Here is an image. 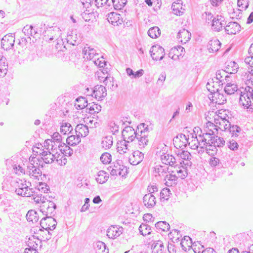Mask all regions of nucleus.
Segmentation results:
<instances>
[{"label":"nucleus","instance_id":"nucleus-1","mask_svg":"<svg viewBox=\"0 0 253 253\" xmlns=\"http://www.w3.org/2000/svg\"><path fill=\"white\" fill-rule=\"evenodd\" d=\"M41 26L44 27V30L43 32L44 35V39L48 42H50L53 40L57 41V46L56 48L58 49V45L62 44V40H59V38L62 34L61 30L59 27L55 26L49 27L46 26L45 24L42 25Z\"/></svg>","mask_w":253,"mask_h":253},{"label":"nucleus","instance_id":"nucleus-2","mask_svg":"<svg viewBox=\"0 0 253 253\" xmlns=\"http://www.w3.org/2000/svg\"><path fill=\"white\" fill-rule=\"evenodd\" d=\"M22 178L17 177V195L28 197L31 195V189L29 187V183L25 180L26 176H20Z\"/></svg>","mask_w":253,"mask_h":253},{"label":"nucleus","instance_id":"nucleus-3","mask_svg":"<svg viewBox=\"0 0 253 253\" xmlns=\"http://www.w3.org/2000/svg\"><path fill=\"white\" fill-rule=\"evenodd\" d=\"M213 82H208L206 86L207 88L212 94V100L215 101L216 104H223L226 101V98L223 93L219 92L218 88H215L214 85H212Z\"/></svg>","mask_w":253,"mask_h":253},{"label":"nucleus","instance_id":"nucleus-4","mask_svg":"<svg viewBox=\"0 0 253 253\" xmlns=\"http://www.w3.org/2000/svg\"><path fill=\"white\" fill-rule=\"evenodd\" d=\"M195 128L194 133H190L188 135V143L187 145L189 147L193 150H197L198 153H202L203 147L201 145V140H199V134L198 135L195 133L196 129Z\"/></svg>","mask_w":253,"mask_h":253},{"label":"nucleus","instance_id":"nucleus-5","mask_svg":"<svg viewBox=\"0 0 253 253\" xmlns=\"http://www.w3.org/2000/svg\"><path fill=\"white\" fill-rule=\"evenodd\" d=\"M151 56L154 60H162L165 55L164 49L159 45H155L150 50Z\"/></svg>","mask_w":253,"mask_h":253},{"label":"nucleus","instance_id":"nucleus-6","mask_svg":"<svg viewBox=\"0 0 253 253\" xmlns=\"http://www.w3.org/2000/svg\"><path fill=\"white\" fill-rule=\"evenodd\" d=\"M214 123L218 130L220 129L222 131H227V128L230 125V123L228 120L226 119L225 118H222L218 114L214 116Z\"/></svg>","mask_w":253,"mask_h":253},{"label":"nucleus","instance_id":"nucleus-7","mask_svg":"<svg viewBox=\"0 0 253 253\" xmlns=\"http://www.w3.org/2000/svg\"><path fill=\"white\" fill-rule=\"evenodd\" d=\"M29 156L25 155L18 161V165L17 166V175L26 176L25 169L28 166V161H27Z\"/></svg>","mask_w":253,"mask_h":253},{"label":"nucleus","instance_id":"nucleus-8","mask_svg":"<svg viewBox=\"0 0 253 253\" xmlns=\"http://www.w3.org/2000/svg\"><path fill=\"white\" fill-rule=\"evenodd\" d=\"M40 164L36 163V166L28 165L26 174L29 175L31 178L35 180H39L42 176V171L39 168Z\"/></svg>","mask_w":253,"mask_h":253},{"label":"nucleus","instance_id":"nucleus-9","mask_svg":"<svg viewBox=\"0 0 253 253\" xmlns=\"http://www.w3.org/2000/svg\"><path fill=\"white\" fill-rule=\"evenodd\" d=\"M152 169L153 175L160 179L164 178L168 171V167L166 165H156Z\"/></svg>","mask_w":253,"mask_h":253},{"label":"nucleus","instance_id":"nucleus-10","mask_svg":"<svg viewBox=\"0 0 253 253\" xmlns=\"http://www.w3.org/2000/svg\"><path fill=\"white\" fill-rule=\"evenodd\" d=\"M137 133L131 126H128L125 127L122 131V136L124 140L127 142H132L136 137Z\"/></svg>","mask_w":253,"mask_h":253},{"label":"nucleus","instance_id":"nucleus-11","mask_svg":"<svg viewBox=\"0 0 253 253\" xmlns=\"http://www.w3.org/2000/svg\"><path fill=\"white\" fill-rule=\"evenodd\" d=\"M148 131L146 128L143 130H140V133H137L136 139L138 141V145L139 148H144L147 145L149 142Z\"/></svg>","mask_w":253,"mask_h":253},{"label":"nucleus","instance_id":"nucleus-12","mask_svg":"<svg viewBox=\"0 0 253 253\" xmlns=\"http://www.w3.org/2000/svg\"><path fill=\"white\" fill-rule=\"evenodd\" d=\"M62 143H56L52 139H48L44 142V147L45 149L52 152L54 154H59V147H61Z\"/></svg>","mask_w":253,"mask_h":253},{"label":"nucleus","instance_id":"nucleus-13","mask_svg":"<svg viewBox=\"0 0 253 253\" xmlns=\"http://www.w3.org/2000/svg\"><path fill=\"white\" fill-rule=\"evenodd\" d=\"M15 40L14 34L4 36L1 40V47L6 50L10 49L11 47L14 46Z\"/></svg>","mask_w":253,"mask_h":253},{"label":"nucleus","instance_id":"nucleus-14","mask_svg":"<svg viewBox=\"0 0 253 253\" xmlns=\"http://www.w3.org/2000/svg\"><path fill=\"white\" fill-rule=\"evenodd\" d=\"M42 239H40L37 236L33 235L30 237L28 239V240L26 242V244L28 248H26V249L30 250V249H38V247L41 248L42 247Z\"/></svg>","mask_w":253,"mask_h":253},{"label":"nucleus","instance_id":"nucleus-15","mask_svg":"<svg viewBox=\"0 0 253 253\" xmlns=\"http://www.w3.org/2000/svg\"><path fill=\"white\" fill-rule=\"evenodd\" d=\"M93 95L98 100H102L107 95V90L102 85H96L93 90Z\"/></svg>","mask_w":253,"mask_h":253},{"label":"nucleus","instance_id":"nucleus-16","mask_svg":"<svg viewBox=\"0 0 253 253\" xmlns=\"http://www.w3.org/2000/svg\"><path fill=\"white\" fill-rule=\"evenodd\" d=\"M106 17L108 22L114 26H119L123 22V18L121 15L116 12H110L106 15Z\"/></svg>","mask_w":253,"mask_h":253},{"label":"nucleus","instance_id":"nucleus-17","mask_svg":"<svg viewBox=\"0 0 253 253\" xmlns=\"http://www.w3.org/2000/svg\"><path fill=\"white\" fill-rule=\"evenodd\" d=\"M123 227L112 225L107 230V235L110 239H115L123 233Z\"/></svg>","mask_w":253,"mask_h":253},{"label":"nucleus","instance_id":"nucleus-18","mask_svg":"<svg viewBox=\"0 0 253 253\" xmlns=\"http://www.w3.org/2000/svg\"><path fill=\"white\" fill-rule=\"evenodd\" d=\"M185 53L184 48L180 45L172 47L169 52V57L173 60L178 59L180 57H182Z\"/></svg>","mask_w":253,"mask_h":253},{"label":"nucleus","instance_id":"nucleus-19","mask_svg":"<svg viewBox=\"0 0 253 253\" xmlns=\"http://www.w3.org/2000/svg\"><path fill=\"white\" fill-rule=\"evenodd\" d=\"M144 158V154L137 150L133 152L129 157V162L130 164L135 166L140 163Z\"/></svg>","mask_w":253,"mask_h":253},{"label":"nucleus","instance_id":"nucleus-20","mask_svg":"<svg viewBox=\"0 0 253 253\" xmlns=\"http://www.w3.org/2000/svg\"><path fill=\"white\" fill-rule=\"evenodd\" d=\"M224 29L228 34L235 35L240 31L241 26L236 22H231L228 23Z\"/></svg>","mask_w":253,"mask_h":253},{"label":"nucleus","instance_id":"nucleus-21","mask_svg":"<svg viewBox=\"0 0 253 253\" xmlns=\"http://www.w3.org/2000/svg\"><path fill=\"white\" fill-rule=\"evenodd\" d=\"M128 143L124 140L118 141L117 143V152L121 155L128 154L129 153Z\"/></svg>","mask_w":253,"mask_h":253},{"label":"nucleus","instance_id":"nucleus-22","mask_svg":"<svg viewBox=\"0 0 253 253\" xmlns=\"http://www.w3.org/2000/svg\"><path fill=\"white\" fill-rule=\"evenodd\" d=\"M225 24L224 20L221 16L217 15L212 19L211 24L212 29L215 31H219L222 29V27Z\"/></svg>","mask_w":253,"mask_h":253},{"label":"nucleus","instance_id":"nucleus-23","mask_svg":"<svg viewBox=\"0 0 253 253\" xmlns=\"http://www.w3.org/2000/svg\"><path fill=\"white\" fill-rule=\"evenodd\" d=\"M174 144L175 147L182 148L185 147L188 143V137L185 134H180L173 139Z\"/></svg>","mask_w":253,"mask_h":253},{"label":"nucleus","instance_id":"nucleus-24","mask_svg":"<svg viewBox=\"0 0 253 253\" xmlns=\"http://www.w3.org/2000/svg\"><path fill=\"white\" fill-rule=\"evenodd\" d=\"M199 134V140H201V145L203 147L205 145L210 144L214 140V135H211L209 132H202Z\"/></svg>","mask_w":253,"mask_h":253},{"label":"nucleus","instance_id":"nucleus-25","mask_svg":"<svg viewBox=\"0 0 253 253\" xmlns=\"http://www.w3.org/2000/svg\"><path fill=\"white\" fill-rule=\"evenodd\" d=\"M60 157V154H54L49 151H45L44 154H42V159L43 161L46 164H51L56 159H58Z\"/></svg>","mask_w":253,"mask_h":253},{"label":"nucleus","instance_id":"nucleus-26","mask_svg":"<svg viewBox=\"0 0 253 253\" xmlns=\"http://www.w3.org/2000/svg\"><path fill=\"white\" fill-rule=\"evenodd\" d=\"M126 169L123 165H121L117 163V164L114 165L113 167H110L109 170L111 175H122V176L125 174L124 171V169Z\"/></svg>","mask_w":253,"mask_h":253},{"label":"nucleus","instance_id":"nucleus-27","mask_svg":"<svg viewBox=\"0 0 253 253\" xmlns=\"http://www.w3.org/2000/svg\"><path fill=\"white\" fill-rule=\"evenodd\" d=\"M143 201L144 205L147 208L153 207L156 203V198L151 193H148L143 197Z\"/></svg>","mask_w":253,"mask_h":253},{"label":"nucleus","instance_id":"nucleus-28","mask_svg":"<svg viewBox=\"0 0 253 253\" xmlns=\"http://www.w3.org/2000/svg\"><path fill=\"white\" fill-rule=\"evenodd\" d=\"M191 36V33L188 30L183 29L179 31L177 38L179 42L186 43L190 39Z\"/></svg>","mask_w":253,"mask_h":253},{"label":"nucleus","instance_id":"nucleus-29","mask_svg":"<svg viewBox=\"0 0 253 253\" xmlns=\"http://www.w3.org/2000/svg\"><path fill=\"white\" fill-rule=\"evenodd\" d=\"M180 244L182 250L185 252L189 251L193 245L191 239L188 236H184L180 240Z\"/></svg>","mask_w":253,"mask_h":253},{"label":"nucleus","instance_id":"nucleus-30","mask_svg":"<svg viewBox=\"0 0 253 253\" xmlns=\"http://www.w3.org/2000/svg\"><path fill=\"white\" fill-rule=\"evenodd\" d=\"M75 132L80 138L82 137H85L88 134L89 131L88 127L83 124L78 125L75 128Z\"/></svg>","mask_w":253,"mask_h":253},{"label":"nucleus","instance_id":"nucleus-31","mask_svg":"<svg viewBox=\"0 0 253 253\" xmlns=\"http://www.w3.org/2000/svg\"><path fill=\"white\" fill-rule=\"evenodd\" d=\"M177 179V177L176 176L175 171L172 170L170 173L166 174L164 180L165 181V184L169 187L175 184Z\"/></svg>","mask_w":253,"mask_h":253},{"label":"nucleus","instance_id":"nucleus-32","mask_svg":"<svg viewBox=\"0 0 253 253\" xmlns=\"http://www.w3.org/2000/svg\"><path fill=\"white\" fill-rule=\"evenodd\" d=\"M239 94H240L239 99V103L240 105L249 108L251 105V100L250 97H248V94L244 91H240Z\"/></svg>","mask_w":253,"mask_h":253},{"label":"nucleus","instance_id":"nucleus-33","mask_svg":"<svg viewBox=\"0 0 253 253\" xmlns=\"http://www.w3.org/2000/svg\"><path fill=\"white\" fill-rule=\"evenodd\" d=\"M161 159L164 165L173 166L176 163V159L171 155L164 154L161 156Z\"/></svg>","mask_w":253,"mask_h":253},{"label":"nucleus","instance_id":"nucleus-34","mask_svg":"<svg viewBox=\"0 0 253 253\" xmlns=\"http://www.w3.org/2000/svg\"><path fill=\"white\" fill-rule=\"evenodd\" d=\"M86 58L89 60H94L99 55L96 53V50L90 47H85L84 50Z\"/></svg>","mask_w":253,"mask_h":253},{"label":"nucleus","instance_id":"nucleus-35","mask_svg":"<svg viewBox=\"0 0 253 253\" xmlns=\"http://www.w3.org/2000/svg\"><path fill=\"white\" fill-rule=\"evenodd\" d=\"M221 42L217 39H213L209 42L208 45V50L210 52H216L221 47Z\"/></svg>","mask_w":253,"mask_h":253},{"label":"nucleus","instance_id":"nucleus-36","mask_svg":"<svg viewBox=\"0 0 253 253\" xmlns=\"http://www.w3.org/2000/svg\"><path fill=\"white\" fill-rule=\"evenodd\" d=\"M94 248L96 253H109V250L107 248V246L103 242H96L94 245Z\"/></svg>","mask_w":253,"mask_h":253},{"label":"nucleus","instance_id":"nucleus-37","mask_svg":"<svg viewBox=\"0 0 253 253\" xmlns=\"http://www.w3.org/2000/svg\"><path fill=\"white\" fill-rule=\"evenodd\" d=\"M152 253H163L164 249V246L162 241H156L153 242L151 246Z\"/></svg>","mask_w":253,"mask_h":253},{"label":"nucleus","instance_id":"nucleus-38","mask_svg":"<svg viewBox=\"0 0 253 253\" xmlns=\"http://www.w3.org/2000/svg\"><path fill=\"white\" fill-rule=\"evenodd\" d=\"M113 144V139L111 135H108L103 137L102 139L101 145L102 148L105 149L110 148Z\"/></svg>","mask_w":253,"mask_h":253},{"label":"nucleus","instance_id":"nucleus-39","mask_svg":"<svg viewBox=\"0 0 253 253\" xmlns=\"http://www.w3.org/2000/svg\"><path fill=\"white\" fill-rule=\"evenodd\" d=\"M240 91L238 90L236 84L231 83H227L224 87V91L229 95L234 94L235 92L237 94H239Z\"/></svg>","mask_w":253,"mask_h":253},{"label":"nucleus","instance_id":"nucleus-40","mask_svg":"<svg viewBox=\"0 0 253 253\" xmlns=\"http://www.w3.org/2000/svg\"><path fill=\"white\" fill-rule=\"evenodd\" d=\"M108 173L104 170H100L97 173V175L96 177V180L98 183L100 184H103L105 183L108 180Z\"/></svg>","mask_w":253,"mask_h":253},{"label":"nucleus","instance_id":"nucleus-41","mask_svg":"<svg viewBox=\"0 0 253 253\" xmlns=\"http://www.w3.org/2000/svg\"><path fill=\"white\" fill-rule=\"evenodd\" d=\"M238 65L234 61H230L228 63L226 67V73L229 74H235L238 71Z\"/></svg>","mask_w":253,"mask_h":253},{"label":"nucleus","instance_id":"nucleus-42","mask_svg":"<svg viewBox=\"0 0 253 253\" xmlns=\"http://www.w3.org/2000/svg\"><path fill=\"white\" fill-rule=\"evenodd\" d=\"M146 223L142 222L139 227V232L143 236L149 235L152 232L151 227Z\"/></svg>","mask_w":253,"mask_h":253},{"label":"nucleus","instance_id":"nucleus-43","mask_svg":"<svg viewBox=\"0 0 253 253\" xmlns=\"http://www.w3.org/2000/svg\"><path fill=\"white\" fill-rule=\"evenodd\" d=\"M202 150L203 152L205 150L206 152L211 156L214 155L217 151L216 146L211 143L205 145Z\"/></svg>","mask_w":253,"mask_h":253},{"label":"nucleus","instance_id":"nucleus-44","mask_svg":"<svg viewBox=\"0 0 253 253\" xmlns=\"http://www.w3.org/2000/svg\"><path fill=\"white\" fill-rule=\"evenodd\" d=\"M77 103L75 104L76 108L77 109H82L87 108L88 103L85 97H81L76 99Z\"/></svg>","mask_w":253,"mask_h":253},{"label":"nucleus","instance_id":"nucleus-45","mask_svg":"<svg viewBox=\"0 0 253 253\" xmlns=\"http://www.w3.org/2000/svg\"><path fill=\"white\" fill-rule=\"evenodd\" d=\"M5 58L1 57L0 59V77H3L5 76L7 72L8 65L5 63Z\"/></svg>","mask_w":253,"mask_h":253},{"label":"nucleus","instance_id":"nucleus-46","mask_svg":"<svg viewBox=\"0 0 253 253\" xmlns=\"http://www.w3.org/2000/svg\"><path fill=\"white\" fill-rule=\"evenodd\" d=\"M59 151L65 156H71L73 154V150L64 143L59 147Z\"/></svg>","mask_w":253,"mask_h":253},{"label":"nucleus","instance_id":"nucleus-47","mask_svg":"<svg viewBox=\"0 0 253 253\" xmlns=\"http://www.w3.org/2000/svg\"><path fill=\"white\" fill-rule=\"evenodd\" d=\"M86 110H88V113L90 114H93L95 113H98L101 110V107L98 104H95L94 102L89 103L87 105Z\"/></svg>","mask_w":253,"mask_h":253},{"label":"nucleus","instance_id":"nucleus-48","mask_svg":"<svg viewBox=\"0 0 253 253\" xmlns=\"http://www.w3.org/2000/svg\"><path fill=\"white\" fill-rule=\"evenodd\" d=\"M66 142L70 146H75L81 142V138L77 135H71L67 137Z\"/></svg>","mask_w":253,"mask_h":253},{"label":"nucleus","instance_id":"nucleus-49","mask_svg":"<svg viewBox=\"0 0 253 253\" xmlns=\"http://www.w3.org/2000/svg\"><path fill=\"white\" fill-rule=\"evenodd\" d=\"M27 221H38L39 219V215L34 210L29 211L26 215Z\"/></svg>","mask_w":253,"mask_h":253},{"label":"nucleus","instance_id":"nucleus-50","mask_svg":"<svg viewBox=\"0 0 253 253\" xmlns=\"http://www.w3.org/2000/svg\"><path fill=\"white\" fill-rule=\"evenodd\" d=\"M56 207L49 208L45 210L46 216L43 217L42 218L40 221H42V220H45L47 219H50L52 221H56L55 218H53L52 216L54 215V213L55 212Z\"/></svg>","mask_w":253,"mask_h":253},{"label":"nucleus","instance_id":"nucleus-51","mask_svg":"<svg viewBox=\"0 0 253 253\" xmlns=\"http://www.w3.org/2000/svg\"><path fill=\"white\" fill-rule=\"evenodd\" d=\"M174 169H175L173 171H175L176 176L177 178H180L183 179L186 177L187 172L183 167H175Z\"/></svg>","mask_w":253,"mask_h":253},{"label":"nucleus","instance_id":"nucleus-52","mask_svg":"<svg viewBox=\"0 0 253 253\" xmlns=\"http://www.w3.org/2000/svg\"><path fill=\"white\" fill-rule=\"evenodd\" d=\"M241 130V129L239 126L237 125L231 126L230 124L227 131H228L232 134L231 138H233V137H237Z\"/></svg>","mask_w":253,"mask_h":253},{"label":"nucleus","instance_id":"nucleus-53","mask_svg":"<svg viewBox=\"0 0 253 253\" xmlns=\"http://www.w3.org/2000/svg\"><path fill=\"white\" fill-rule=\"evenodd\" d=\"M241 130V129L239 126L237 125L231 126L230 124L227 131H228L232 134L231 138H233V137H237Z\"/></svg>","mask_w":253,"mask_h":253},{"label":"nucleus","instance_id":"nucleus-54","mask_svg":"<svg viewBox=\"0 0 253 253\" xmlns=\"http://www.w3.org/2000/svg\"><path fill=\"white\" fill-rule=\"evenodd\" d=\"M160 30L158 27H153L149 29L148 35L151 38L155 39L160 36Z\"/></svg>","mask_w":253,"mask_h":253},{"label":"nucleus","instance_id":"nucleus-55","mask_svg":"<svg viewBox=\"0 0 253 253\" xmlns=\"http://www.w3.org/2000/svg\"><path fill=\"white\" fill-rule=\"evenodd\" d=\"M113 6L116 10H121L126 5V0H112Z\"/></svg>","mask_w":253,"mask_h":253},{"label":"nucleus","instance_id":"nucleus-56","mask_svg":"<svg viewBox=\"0 0 253 253\" xmlns=\"http://www.w3.org/2000/svg\"><path fill=\"white\" fill-rule=\"evenodd\" d=\"M227 146L231 150L235 151L238 150L239 145L237 140H234L233 138H230L226 143Z\"/></svg>","mask_w":253,"mask_h":253},{"label":"nucleus","instance_id":"nucleus-57","mask_svg":"<svg viewBox=\"0 0 253 253\" xmlns=\"http://www.w3.org/2000/svg\"><path fill=\"white\" fill-rule=\"evenodd\" d=\"M171 8L173 11V13L176 15L180 16L182 15L184 9H182L181 6L179 3H173L171 6Z\"/></svg>","mask_w":253,"mask_h":253},{"label":"nucleus","instance_id":"nucleus-58","mask_svg":"<svg viewBox=\"0 0 253 253\" xmlns=\"http://www.w3.org/2000/svg\"><path fill=\"white\" fill-rule=\"evenodd\" d=\"M73 128L70 124L68 123H62L60 126V132L63 134H66L71 132Z\"/></svg>","mask_w":253,"mask_h":253},{"label":"nucleus","instance_id":"nucleus-59","mask_svg":"<svg viewBox=\"0 0 253 253\" xmlns=\"http://www.w3.org/2000/svg\"><path fill=\"white\" fill-rule=\"evenodd\" d=\"M226 72L224 70H218L216 72L215 74V79L217 81L216 82H218L220 83H222L223 81V78H225V80H227L228 78L227 76H225Z\"/></svg>","mask_w":253,"mask_h":253},{"label":"nucleus","instance_id":"nucleus-60","mask_svg":"<svg viewBox=\"0 0 253 253\" xmlns=\"http://www.w3.org/2000/svg\"><path fill=\"white\" fill-rule=\"evenodd\" d=\"M2 204L5 206V207L3 208L4 211H14V202H11L8 200H3L1 203L0 206H2Z\"/></svg>","mask_w":253,"mask_h":253},{"label":"nucleus","instance_id":"nucleus-61","mask_svg":"<svg viewBox=\"0 0 253 253\" xmlns=\"http://www.w3.org/2000/svg\"><path fill=\"white\" fill-rule=\"evenodd\" d=\"M44 146L42 145L41 144H38L36 146H34L33 148V152L35 154L40 155L41 156H42V154H44L45 151V148H43Z\"/></svg>","mask_w":253,"mask_h":253},{"label":"nucleus","instance_id":"nucleus-62","mask_svg":"<svg viewBox=\"0 0 253 253\" xmlns=\"http://www.w3.org/2000/svg\"><path fill=\"white\" fill-rule=\"evenodd\" d=\"M100 159L103 164H108L112 161V156L110 153L105 152L101 155Z\"/></svg>","mask_w":253,"mask_h":253},{"label":"nucleus","instance_id":"nucleus-63","mask_svg":"<svg viewBox=\"0 0 253 253\" xmlns=\"http://www.w3.org/2000/svg\"><path fill=\"white\" fill-rule=\"evenodd\" d=\"M155 226L157 229L162 231H168L170 229V225L169 222H156Z\"/></svg>","mask_w":253,"mask_h":253},{"label":"nucleus","instance_id":"nucleus-64","mask_svg":"<svg viewBox=\"0 0 253 253\" xmlns=\"http://www.w3.org/2000/svg\"><path fill=\"white\" fill-rule=\"evenodd\" d=\"M170 193V190L168 188H164L160 192V198L161 200H168L169 198Z\"/></svg>","mask_w":253,"mask_h":253}]
</instances>
